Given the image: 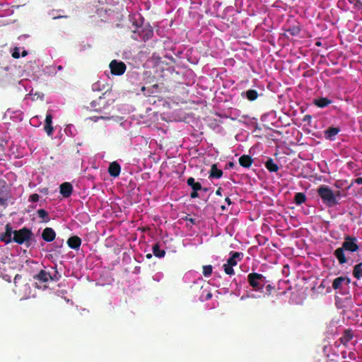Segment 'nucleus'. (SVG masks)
I'll return each instance as SVG.
<instances>
[{"instance_id":"nucleus-27","label":"nucleus","mask_w":362,"mask_h":362,"mask_svg":"<svg viewBox=\"0 0 362 362\" xmlns=\"http://www.w3.org/2000/svg\"><path fill=\"white\" fill-rule=\"evenodd\" d=\"M353 275L357 279L362 278V262H360L354 267Z\"/></svg>"},{"instance_id":"nucleus-12","label":"nucleus","mask_w":362,"mask_h":362,"mask_svg":"<svg viewBox=\"0 0 362 362\" xmlns=\"http://www.w3.org/2000/svg\"><path fill=\"white\" fill-rule=\"evenodd\" d=\"M350 279L347 276H339L334 279L332 282V288L334 290L340 289L343 284L349 285Z\"/></svg>"},{"instance_id":"nucleus-22","label":"nucleus","mask_w":362,"mask_h":362,"mask_svg":"<svg viewBox=\"0 0 362 362\" xmlns=\"http://www.w3.org/2000/svg\"><path fill=\"white\" fill-rule=\"evenodd\" d=\"M241 95L243 97H246L250 101L255 100L259 95L257 91L253 89L247 90L246 92H243Z\"/></svg>"},{"instance_id":"nucleus-1","label":"nucleus","mask_w":362,"mask_h":362,"mask_svg":"<svg viewBox=\"0 0 362 362\" xmlns=\"http://www.w3.org/2000/svg\"><path fill=\"white\" fill-rule=\"evenodd\" d=\"M359 250L358 240L354 236L346 235L342 243L341 247H338L334 252V257L337 259L340 265L347 262V258L345 256V251L355 252Z\"/></svg>"},{"instance_id":"nucleus-14","label":"nucleus","mask_w":362,"mask_h":362,"mask_svg":"<svg viewBox=\"0 0 362 362\" xmlns=\"http://www.w3.org/2000/svg\"><path fill=\"white\" fill-rule=\"evenodd\" d=\"M56 233L53 228L47 227L42 233V238L46 242H52L55 239Z\"/></svg>"},{"instance_id":"nucleus-44","label":"nucleus","mask_w":362,"mask_h":362,"mask_svg":"<svg viewBox=\"0 0 362 362\" xmlns=\"http://www.w3.org/2000/svg\"><path fill=\"white\" fill-rule=\"evenodd\" d=\"M21 278H22V276H21V275H20V274H16V275L15 276V277H14V283H15V284H16V283H17V281H18V280L21 279Z\"/></svg>"},{"instance_id":"nucleus-3","label":"nucleus","mask_w":362,"mask_h":362,"mask_svg":"<svg viewBox=\"0 0 362 362\" xmlns=\"http://www.w3.org/2000/svg\"><path fill=\"white\" fill-rule=\"evenodd\" d=\"M54 269L53 273L47 272L45 269H41L37 274L33 276V279L36 281L35 284L37 288H42L44 286L47 288L45 285L49 281H58L62 277L60 273L57 269V266L53 267Z\"/></svg>"},{"instance_id":"nucleus-24","label":"nucleus","mask_w":362,"mask_h":362,"mask_svg":"<svg viewBox=\"0 0 362 362\" xmlns=\"http://www.w3.org/2000/svg\"><path fill=\"white\" fill-rule=\"evenodd\" d=\"M187 184L191 187L194 191H199L202 189V187L200 182H196L194 178L190 177L187 180Z\"/></svg>"},{"instance_id":"nucleus-54","label":"nucleus","mask_w":362,"mask_h":362,"mask_svg":"<svg viewBox=\"0 0 362 362\" xmlns=\"http://www.w3.org/2000/svg\"><path fill=\"white\" fill-rule=\"evenodd\" d=\"M221 208L222 211H224V210L226 209L225 206H221Z\"/></svg>"},{"instance_id":"nucleus-11","label":"nucleus","mask_w":362,"mask_h":362,"mask_svg":"<svg viewBox=\"0 0 362 362\" xmlns=\"http://www.w3.org/2000/svg\"><path fill=\"white\" fill-rule=\"evenodd\" d=\"M5 229V233H2L0 236V240L8 244L13 241L12 234L14 231H13L10 224H6Z\"/></svg>"},{"instance_id":"nucleus-15","label":"nucleus","mask_w":362,"mask_h":362,"mask_svg":"<svg viewBox=\"0 0 362 362\" xmlns=\"http://www.w3.org/2000/svg\"><path fill=\"white\" fill-rule=\"evenodd\" d=\"M230 257L228 259L227 263L230 265L235 266L238 261H241L243 258V253L239 252H230Z\"/></svg>"},{"instance_id":"nucleus-17","label":"nucleus","mask_w":362,"mask_h":362,"mask_svg":"<svg viewBox=\"0 0 362 362\" xmlns=\"http://www.w3.org/2000/svg\"><path fill=\"white\" fill-rule=\"evenodd\" d=\"M68 246L74 250H78L81 245V239L76 235L70 237L67 240Z\"/></svg>"},{"instance_id":"nucleus-21","label":"nucleus","mask_w":362,"mask_h":362,"mask_svg":"<svg viewBox=\"0 0 362 362\" xmlns=\"http://www.w3.org/2000/svg\"><path fill=\"white\" fill-rule=\"evenodd\" d=\"M313 103L320 108H324L327 106H328L329 104L332 103V100L327 98H320L317 99H315L313 101Z\"/></svg>"},{"instance_id":"nucleus-16","label":"nucleus","mask_w":362,"mask_h":362,"mask_svg":"<svg viewBox=\"0 0 362 362\" xmlns=\"http://www.w3.org/2000/svg\"><path fill=\"white\" fill-rule=\"evenodd\" d=\"M120 171L121 167L117 162L114 161L110 164L108 168V173L112 177H118L120 174Z\"/></svg>"},{"instance_id":"nucleus-30","label":"nucleus","mask_w":362,"mask_h":362,"mask_svg":"<svg viewBox=\"0 0 362 362\" xmlns=\"http://www.w3.org/2000/svg\"><path fill=\"white\" fill-rule=\"evenodd\" d=\"M63 244H64L63 240H57L52 245L53 247H54V249L51 250L50 251H55V252H57L59 253L60 252V249L62 247Z\"/></svg>"},{"instance_id":"nucleus-51","label":"nucleus","mask_w":362,"mask_h":362,"mask_svg":"<svg viewBox=\"0 0 362 362\" xmlns=\"http://www.w3.org/2000/svg\"><path fill=\"white\" fill-rule=\"evenodd\" d=\"M95 118H96V119H98L99 117H95ZM100 119H109V117H104V116H102V117H100Z\"/></svg>"},{"instance_id":"nucleus-38","label":"nucleus","mask_w":362,"mask_h":362,"mask_svg":"<svg viewBox=\"0 0 362 362\" xmlns=\"http://www.w3.org/2000/svg\"><path fill=\"white\" fill-rule=\"evenodd\" d=\"M12 57L15 59H18L20 57V53L18 48H16L13 52Z\"/></svg>"},{"instance_id":"nucleus-45","label":"nucleus","mask_w":362,"mask_h":362,"mask_svg":"<svg viewBox=\"0 0 362 362\" xmlns=\"http://www.w3.org/2000/svg\"><path fill=\"white\" fill-rule=\"evenodd\" d=\"M324 280L321 282V284L319 285V286L317 287V289H321V290H323L325 288V284H324Z\"/></svg>"},{"instance_id":"nucleus-52","label":"nucleus","mask_w":362,"mask_h":362,"mask_svg":"<svg viewBox=\"0 0 362 362\" xmlns=\"http://www.w3.org/2000/svg\"><path fill=\"white\" fill-rule=\"evenodd\" d=\"M26 55H27V52L26 51H23V53H22V56L25 57Z\"/></svg>"},{"instance_id":"nucleus-32","label":"nucleus","mask_w":362,"mask_h":362,"mask_svg":"<svg viewBox=\"0 0 362 362\" xmlns=\"http://www.w3.org/2000/svg\"><path fill=\"white\" fill-rule=\"evenodd\" d=\"M223 267L224 269V272L226 274H228V275L234 274L235 272L233 269V265H230L228 263H226V264H224Z\"/></svg>"},{"instance_id":"nucleus-34","label":"nucleus","mask_w":362,"mask_h":362,"mask_svg":"<svg viewBox=\"0 0 362 362\" xmlns=\"http://www.w3.org/2000/svg\"><path fill=\"white\" fill-rule=\"evenodd\" d=\"M45 131L47 132V135L52 136L53 134V127L52 126V124H45Z\"/></svg>"},{"instance_id":"nucleus-35","label":"nucleus","mask_w":362,"mask_h":362,"mask_svg":"<svg viewBox=\"0 0 362 362\" xmlns=\"http://www.w3.org/2000/svg\"><path fill=\"white\" fill-rule=\"evenodd\" d=\"M40 196L38 194H32L28 198V201L30 202H37L39 201Z\"/></svg>"},{"instance_id":"nucleus-19","label":"nucleus","mask_w":362,"mask_h":362,"mask_svg":"<svg viewBox=\"0 0 362 362\" xmlns=\"http://www.w3.org/2000/svg\"><path fill=\"white\" fill-rule=\"evenodd\" d=\"M353 337L354 334L352 331L351 329H346L339 340L344 346H347L348 343L353 339Z\"/></svg>"},{"instance_id":"nucleus-13","label":"nucleus","mask_w":362,"mask_h":362,"mask_svg":"<svg viewBox=\"0 0 362 362\" xmlns=\"http://www.w3.org/2000/svg\"><path fill=\"white\" fill-rule=\"evenodd\" d=\"M339 132V127H329L324 132L325 138L327 140L333 141Z\"/></svg>"},{"instance_id":"nucleus-29","label":"nucleus","mask_w":362,"mask_h":362,"mask_svg":"<svg viewBox=\"0 0 362 362\" xmlns=\"http://www.w3.org/2000/svg\"><path fill=\"white\" fill-rule=\"evenodd\" d=\"M286 32L288 33L292 36L298 35L300 33V28L298 25L290 26L288 29H286Z\"/></svg>"},{"instance_id":"nucleus-55","label":"nucleus","mask_w":362,"mask_h":362,"mask_svg":"<svg viewBox=\"0 0 362 362\" xmlns=\"http://www.w3.org/2000/svg\"><path fill=\"white\" fill-rule=\"evenodd\" d=\"M145 90H146L145 86H143V87L141 88V90L144 92Z\"/></svg>"},{"instance_id":"nucleus-6","label":"nucleus","mask_w":362,"mask_h":362,"mask_svg":"<svg viewBox=\"0 0 362 362\" xmlns=\"http://www.w3.org/2000/svg\"><path fill=\"white\" fill-rule=\"evenodd\" d=\"M32 235L33 233L31 230L28 228L24 227L18 230H14L13 241L19 245H22L25 241L30 240Z\"/></svg>"},{"instance_id":"nucleus-48","label":"nucleus","mask_w":362,"mask_h":362,"mask_svg":"<svg viewBox=\"0 0 362 362\" xmlns=\"http://www.w3.org/2000/svg\"><path fill=\"white\" fill-rule=\"evenodd\" d=\"M99 86L98 83H94L93 85V90H96L98 88V86Z\"/></svg>"},{"instance_id":"nucleus-56","label":"nucleus","mask_w":362,"mask_h":362,"mask_svg":"<svg viewBox=\"0 0 362 362\" xmlns=\"http://www.w3.org/2000/svg\"><path fill=\"white\" fill-rule=\"evenodd\" d=\"M202 190H204V192H206L208 189L206 188H202Z\"/></svg>"},{"instance_id":"nucleus-31","label":"nucleus","mask_w":362,"mask_h":362,"mask_svg":"<svg viewBox=\"0 0 362 362\" xmlns=\"http://www.w3.org/2000/svg\"><path fill=\"white\" fill-rule=\"evenodd\" d=\"M213 267L211 265H204L203 266V275L206 277H208L212 274Z\"/></svg>"},{"instance_id":"nucleus-33","label":"nucleus","mask_w":362,"mask_h":362,"mask_svg":"<svg viewBox=\"0 0 362 362\" xmlns=\"http://www.w3.org/2000/svg\"><path fill=\"white\" fill-rule=\"evenodd\" d=\"M264 287L266 288L265 295L267 296H271L274 290L275 289L274 286H272V284H268V283L266 284Z\"/></svg>"},{"instance_id":"nucleus-2","label":"nucleus","mask_w":362,"mask_h":362,"mask_svg":"<svg viewBox=\"0 0 362 362\" xmlns=\"http://www.w3.org/2000/svg\"><path fill=\"white\" fill-rule=\"evenodd\" d=\"M317 192L322 203L327 207H333L339 204L337 198L340 197V191H337L336 193H334L328 186L321 185L317 188Z\"/></svg>"},{"instance_id":"nucleus-50","label":"nucleus","mask_w":362,"mask_h":362,"mask_svg":"<svg viewBox=\"0 0 362 362\" xmlns=\"http://www.w3.org/2000/svg\"><path fill=\"white\" fill-rule=\"evenodd\" d=\"M147 259H151L152 257V255L151 253H148L146 255Z\"/></svg>"},{"instance_id":"nucleus-53","label":"nucleus","mask_w":362,"mask_h":362,"mask_svg":"<svg viewBox=\"0 0 362 362\" xmlns=\"http://www.w3.org/2000/svg\"><path fill=\"white\" fill-rule=\"evenodd\" d=\"M228 165H229V166H230V167H231V168L234 165V164H233V162H230Z\"/></svg>"},{"instance_id":"nucleus-42","label":"nucleus","mask_w":362,"mask_h":362,"mask_svg":"<svg viewBox=\"0 0 362 362\" xmlns=\"http://www.w3.org/2000/svg\"><path fill=\"white\" fill-rule=\"evenodd\" d=\"M354 182L357 185H362V177H359L355 179Z\"/></svg>"},{"instance_id":"nucleus-41","label":"nucleus","mask_w":362,"mask_h":362,"mask_svg":"<svg viewBox=\"0 0 362 362\" xmlns=\"http://www.w3.org/2000/svg\"><path fill=\"white\" fill-rule=\"evenodd\" d=\"M198 197H199L198 191L192 190V192L190 194V197L192 199H195V198H197Z\"/></svg>"},{"instance_id":"nucleus-26","label":"nucleus","mask_w":362,"mask_h":362,"mask_svg":"<svg viewBox=\"0 0 362 362\" xmlns=\"http://www.w3.org/2000/svg\"><path fill=\"white\" fill-rule=\"evenodd\" d=\"M307 198L303 192H297L294 196V202L296 205H300L305 202Z\"/></svg>"},{"instance_id":"nucleus-8","label":"nucleus","mask_w":362,"mask_h":362,"mask_svg":"<svg viewBox=\"0 0 362 362\" xmlns=\"http://www.w3.org/2000/svg\"><path fill=\"white\" fill-rule=\"evenodd\" d=\"M109 67L110 69L111 74L115 76L122 75L127 69V66L123 62L117 61L116 59L111 61Z\"/></svg>"},{"instance_id":"nucleus-39","label":"nucleus","mask_w":362,"mask_h":362,"mask_svg":"<svg viewBox=\"0 0 362 362\" xmlns=\"http://www.w3.org/2000/svg\"><path fill=\"white\" fill-rule=\"evenodd\" d=\"M7 198L0 197V206H4L6 207L7 206Z\"/></svg>"},{"instance_id":"nucleus-36","label":"nucleus","mask_w":362,"mask_h":362,"mask_svg":"<svg viewBox=\"0 0 362 362\" xmlns=\"http://www.w3.org/2000/svg\"><path fill=\"white\" fill-rule=\"evenodd\" d=\"M183 220L189 221L192 225H195L197 223V221L195 218H190L188 216H186L185 217H184Z\"/></svg>"},{"instance_id":"nucleus-4","label":"nucleus","mask_w":362,"mask_h":362,"mask_svg":"<svg viewBox=\"0 0 362 362\" xmlns=\"http://www.w3.org/2000/svg\"><path fill=\"white\" fill-rule=\"evenodd\" d=\"M247 280L252 291L259 293L263 292L264 286L269 282L265 276L257 272L250 273Z\"/></svg>"},{"instance_id":"nucleus-49","label":"nucleus","mask_w":362,"mask_h":362,"mask_svg":"<svg viewBox=\"0 0 362 362\" xmlns=\"http://www.w3.org/2000/svg\"><path fill=\"white\" fill-rule=\"evenodd\" d=\"M315 45L317 47H320L322 45V42L320 41H317L315 42Z\"/></svg>"},{"instance_id":"nucleus-20","label":"nucleus","mask_w":362,"mask_h":362,"mask_svg":"<svg viewBox=\"0 0 362 362\" xmlns=\"http://www.w3.org/2000/svg\"><path fill=\"white\" fill-rule=\"evenodd\" d=\"M222 175L223 171L217 168L216 164H213L209 172V177L218 179L221 178Z\"/></svg>"},{"instance_id":"nucleus-23","label":"nucleus","mask_w":362,"mask_h":362,"mask_svg":"<svg viewBox=\"0 0 362 362\" xmlns=\"http://www.w3.org/2000/svg\"><path fill=\"white\" fill-rule=\"evenodd\" d=\"M152 251L154 256L158 258L164 257L165 255V251L160 249L159 243H156L153 245Z\"/></svg>"},{"instance_id":"nucleus-18","label":"nucleus","mask_w":362,"mask_h":362,"mask_svg":"<svg viewBox=\"0 0 362 362\" xmlns=\"http://www.w3.org/2000/svg\"><path fill=\"white\" fill-rule=\"evenodd\" d=\"M239 164L245 168H249L251 167V165L253 163V159L252 157L249 155H243L241 156L239 159Z\"/></svg>"},{"instance_id":"nucleus-57","label":"nucleus","mask_w":362,"mask_h":362,"mask_svg":"<svg viewBox=\"0 0 362 362\" xmlns=\"http://www.w3.org/2000/svg\"><path fill=\"white\" fill-rule=\"evenodd\" d=\"M62 69V66H58V69Z\"/></svg>"},{"instance_id":"nucleus-46","label":"nucleus","mask_w":362,"mask_h":362,"mask_svg":"<svg viewBox=\"0 0 362 362\" xmlns=\"http://www.w3.org/2000/svg\"><path fill=\"white\" fill-rule=\"evenodd\" d=\"M225 201H226V202L228 205H230V204H232V202H231V200H230V199L229 197H226V198L225 199Z\"/></svg>"},{"instance_id":"nucleus-37","label":"nucleus","mask_w":362,"mask_h":362,"mask_svg":"<svg viewBox=\"0 0 362 362\" xmlns=\"http://www.w3.org/2000/svg\"><path fill=\"white\" fill-rule=\"evenodd\" d=\"M52 116L51 114H47L45 118V124H52Z\"/></svg>"},{"instance_id":"nucleus-28","label":"nucleus","mask_w":362,"mask_h":362,"mask_svg":"<svg viewBox=\"0 0 362 362\" xmlns=\"http://www.w3.org/2000/svg\"><path fill=\"white\" fill-rule=\"evenodd\" d=\"M37 213L38 216L42 219V222L47 223L49 221L50 218L49 216V214L45 209H38Z\"/></svg>"},{"instance_id":"nucleus-40","label":"nucleus","mask_w":362,"mask_h":362,"mask_svg":"<svg viewBox=\"0 0 362 362\" xmlns=\"http://www.w3.org/2000/svg\"><path fill=\"white\" fill-rule=\"evenodd\" d=\"M312 119V116L310 115H305L303 118V122H310Z\"/></svg>"},{"instance_id":"nucleus-9","label":"nucleus","mask_w":362,"mask_h":362,"mask_svg":"<svg viewBox=\"0 0 362 362\" xmlns=\"http://www.w3.org/2000/svg\"><path fill=\"white\" fill-rule=\"evenodd\" d=\"M7 261L0 262V277L4 279L8 282L11 281V276L6 273L7 267H10L11 261L9 258L6 257Z\"/></svg>"},{"instance_id":"nucleus-7","label":"nucleus","mask_w":362,"mask_h":362,"mask_svg":"<svg viewBox=\"0 0 362 362\" xmlns=\"http://www.w3.org/2000/svg\"><path fill=\"white\" fill-rule=\"evenodd\" d=\"M107 91L103 93L102 95L98 97L96 100L91 101L90 103V109L93 111L101 112L105 109L110 104L106 98Z\"/></svg>"},{"instance_id":"nucleus-10","label":"nucleus","mask_w":362,"mask_h":362,"mask_svg":"<svg viewBox=\"0 0 362 362\" xmlns=\"http://www.w3.org/2000/svg\"><path fill=\"white\" fill-rule=\"evenodd\" d=\"M59 192L64 198L69 197L73 192V186L70 182H65L60 185Z\"/></svg>"},{"instance_id":"nucleus-47","label":"nucleus","mask_w":362,"mask_h":362,"mask_svg":"<svg viewBox=\"0 0 362 362\" xmlns=\"http://www.w3.org/2000/svg\"><path fill=\"white\" fill-rule=\"evenodd\" d=\"M212 297V294L211 293H208L207 295H206V300H209Z\"/></svg>"},{"instance_id":"nucleus-25","label":"nucleus","mask_w":362,"mask_h":362,"mask_svg":"<svg viewBox=\"0 0 362 362\" xmlns=\"http://www.w3.org/2000/svg\"><path fill=\"white\" fill-rule=\"evenodd\" d=\"M266 168L271 173H276L279 170V166L274 163L272 158H269L264 163Z\"/></svg>"},{"instance_id":"nucleus-5","label":"nucleus","mask_w":362,"mask_h":362,"mask_svg":"<svg viewBox=\"0 0 362 362\" xmlns=\"http://www.w3.org/2000/svg\"><path fill=\"white\" fill-rule=\"evenodd\" d=\"M136 30H133L132 37L135 40L147 41L153 35V28L150 25L140 26L137 24L134 25Z\"/></svg>"},{"instance_id":"nucleus-43","label":"nucleus","mask_w":362,"mask_h":362,"mask_svg":"<svg viewBox=\"0 0 362 362\" xmlns=\"http://www.w3.org/2000/svg\"><path fill=\"white\" fill-rule=\"evenodd\" d=\"M216 194L218 195V196H222V188L221 187H218L216 191Z\"/></svg>"}]
</instances>
